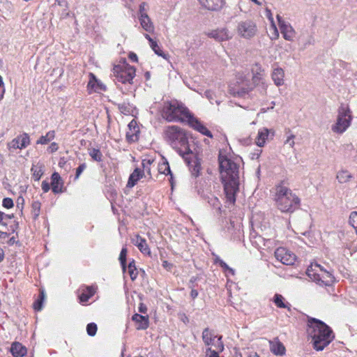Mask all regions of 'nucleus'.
<instances>
[{"label": "nucleus", "mask_w": 357, "mask_h": 357, "mask_svg": "<svg viewBox=\"0 0 357 357\" xmlns=\"http://www.w3.org/2000/svg\"><path fill=\"white\" fill-rule=\"evenodd\" d=\"M218 162L226 202L229 205H233L236 202V195L239 189L238 166L227 155H224L222 151H220Z\"/></svg>", "instance_id": "nucleus-1"}, {"label": "nucleus", "mask_w": 357, "mask_h": 357, "mask_svg": "<svg viewBox=\"0 0 357 357\" xmlns=\"http://www.w3.org/2000/svg\"><path fill=\"white\" fill-rule=\"evenodd\" d=\"M308 326L314 348L317 351L323 350L333 338L332 331L324 322L316 319L309 320Z\"/></svg>", "instance_id": "nucleus-2"}, {"label": "nucleus", "mask_w": 357, "mask_h": 357, "mask_svg": "<svg viewBox=\"0 0 357 357\" xmlns=\"http://www.w3.org/2000/svg\"><path fill=\"white\" fill-rule=\"evenodd\" d=\"M277 208L282 213H292L298 208L300 199L287 187L279 185L274 197Z\"/></svg>", "instance_id": "nucleus-3"}, {"label": "nucleus", "mask_w": 357, "mask_h": 357, "mask_svg": "<svg viewBox=\"0 0 357 357\" xmlns=\"http://www.w3.org/2000/svg\"><path fill=\"white\" fill-rule=\"evenodd\" d=\"M162 116L168 121H188L192 115L185 105L177 101H172L165 104Z\"/></svg>", "instance_id": "nucleus-4"}, {"label": "nucleus", "mask_w": 357, "mask_h": 357, "mask_svg": "<svg viewBox=\"0 0 357 357\" xmlns=\"http://www.w3.org/2000/svg\"><path fill=\"white\" fill-rule=\"evenodd\" d=\"M135 75V68L126 63V61L114 66L113 68V76L119 82L130 84Z\"/></svg>", "instance_id": "nucleus-5"}, {"label": "nucleus", "mask_w": 357, "mask_h": 357, "mask_svg": "<svg viewBox=\"0 0 357 357\" xmlns=\"http://www.w3.org/2000/svg\"><path fill=\"white\" fill-rule=\"evenodd\" d=\"M306 274L312 280L321 282L324 285H329L333 282L332 275L327 271H323L320 265L317 264H312L308 266Z\"/></svg>", "instance_id": "nucleus-6"}, {"label": "nucleus", "mask_w": 357, "mask_h": 357, "mask_svg": "<svg viewBox=\"0 0 357 357\" xmlns=\"http://www.w3.org/2000/svg\"><path fill=\"white\" fill-rule=\"evenodd\" d=\"M165 138L174 144L175 145L180 144L184 147L188 146L187 145V138L185 132L182 129L176 126H172L165 128L164 130ZM185 150V148H183Z\"/></svg>", "instance_id": "nucleus-7"}, {"label": "nucleus", "mask_w": 357, "mask_h": 357, "mask_svg": "<svg viewBox=\"0 0 357 357\" xmlns=\"http://www.w3.org/2000/svg\"><path fill=\"white\" fill-rule=\"evenodd\" d=\"M351 116L349 107L341 106L339 109L337 121L332 126V130L336 133L344 132L350 126Z\"/></svg>", "instance_id": "nucleus-8"}, {"label": "nucleus", "mask_w": 357, "mask_h": 357, "mask_svg": "<svg viewBox=\"0 0 357 357\" xmlns=\"http://www.w3.org/2000/svg\"><path fill=\"white\" fill-rule=\"evenodd\" d=\"M237 31L241 37L248 39L256 35L257 27L256 24L251 20L242 21L238 24Z\"/></svg>", "instance_id": "nucleus-9"}, {"label": "nucleus", "mask_w": 357, "mask_h": 357, "mask_svg": "<svg viewBox=\"0 0 357 357\" xmlns=\"http://www.w3.org/2000/svg\"><path fill=\"white\" fill-rule=\"evenodd\" d=\"M179 154L183 157L188 165H190L192 162L195 163L192 174L197 176L201 169V166L196 160L195 154L190 150L189 146H185V150L180 149Z\"/></svg>", "instance_id": "nucleus-10"}, {"label": "nucleus", "mask_w": 357, "mask_h": 357, "mask_svg": "<svg viewBox=\"0 0 357 357\" xmlns=\"http://www.w3.org/2000/svg\"><path fill=\"white\" fill-rule=\"evenodd\" d=\"M275 258L285 265H293L296 261V257L292 252L284 248H278L275 251Z\"/></svg>", "instance_id": "nucleus-11"}, {"label": "nucleus", "mask_w": 357, "mask_h": 357, "mask_svg": "<svg viewBox=\"0 0 357 357\" xmlns=\"http://www.w3.org/2000/svg\"><path fill=\"white\" fill-rule=\"evenodd\" d=\"M277 20L283 38L286 40L293 41L296 36V31L293 27L289 22L284 21L279 15H277Z\"/></svg>", "instance_id": "nucleus-12"}, {"label": "nucleus", "mask_w": 357, "mask_h": 357, "mask_svg": "<svg viewBox=\"0 0 357 357\" xmlns=\"http://www.w3.org/2000/svg\"><path fill=\"white\" fill-rule=\"evenodd\" d=\"M89 80L86 86L89 94L92 93H100L106 91V86L98 80L93 73L89 74Z\"/></svg>", "instance_id": "nucleus-13"}, {"label": "nucleus", "mask_w": 357, "mask_h": 357, "mask_svg": "<svg viewBox=\"0 0 357 357\" xmlns=\"http://www.w3.org/2000/svg\"><path fill=\"white\" fill-rule=\"evenodd\" d=\"M97 288L95 286H82L78 289V298L79 303L84 304L95 295Z\"/></svg>", "instance_id": "nucleus-14"}, {"label": "nucleus", "mask_w": 357, "mask_h": 357, "mask_svg": "<svg viewBox=\"0 0 357 357\" xmlns=\"http://www.w3.org/2000/svg\"><path fill=\"white\" fill-rule=\"evenodd\" d=\"M51 189L54 194H60L64 192V182L60 174L55 172L51 176Z\"/></svg>", "instance_id": "nucleus-15"}, {"label": "nucleus", "mask_w": 357, "mask_h": 357, "mask_svg": "<svg viewBox=\"0 0 357 357\" xmlns=\"http://www.w3.org/2000/svg\"><path fill=\"white\" fill-rule=\"evenodd\" d=\"M271 132L273 135L274 133L272 130H269L266 128H260L258 130L257 137H255V144L259 147H263L265 145Z\"/></svg>", "instance_id": "nucleus-16"}, {"label": "nucleus", "mask_w": 357, "mask_h": 357, "mask_svg": "<svg viewBox=\"0 0 357 357\" xmlns=\"http://www.w3.org/2000/svg\"><path fill=\"white\" fill-rule=\"evenodd\" d=\"M128 130L126 132V138L128 142H135L137 139V134L139 132L136 121L131 120L128 123Z\"/></svg>", "instance_id": "nucleus-17"}, {"label": "nucleus", "mask_w": 357, "mask_h": 357, "mask_svg": "<svg viewBox=\"0 0 357 357\" xmlns=\"http://www.w3.org/2000/svg\"><path fill=\"white\" fill-rule=\"evenodd\" d=\"M10 351L13 357H24L27 354V349L19 342L12 343Z\"/></svg>", "instance_id": "nucleus-18"}, {"label": "nucleus", "mask_w": 357, "mask_h": 357, "mask_svg": "<svg viewBox=\"0 0 357 357\" xmlns=\"http://www.w3.org/2000/svg\"><path fill=\"white\" fill-rule=\"evenodd\" d=\"M208 36L218 42L225 41L230 38L229 32L225 29L211 31L208 33Z\"/></svg>", "instance_id": "nucleus-19"}, {"label": "nucleus", "mask_w": 357, "mask_h": 357, "mask_svg": "<svg viewBox=\"0 0 357 357\" xmlns=\"http://www.w3.org/2000/svg\"><path fill=\"white\" fill-rule=\"evenodd\" d=\"M188 123L195 130L199 131L203 135L209 137H213L211 132L193 116H191L190 119L188 121Z\"/></svg>", "instance_id": "nucleus-20"}, {"label": "nucleus", "mask_w": 357, "mask_h": 357, "mask_svg": "<svg viewBox=\"0 0 357 357\" xmlns=\"http://www.w3.org/2000/svg\"><path fill=\"white\" fill-rule=\"evenodd\" d=\"M132 243L138 248V249L145 255H150L151 250L147 245L146 241L137 235L135 238H132Z\"/></svg>", "instance_id": "nucleus-21"}, {"label": "nucleus", "mask_w": 357, "mask_h": 357, "mask_svg": "<svg viewBox=\"0 0 357 357\" xmlns=\"http://www.w3.org/2000/svg\"><path fill=\"white\" fill-rule=\"evenodd\" d=\"M132 319L136 323L137 330H144L149 327V317L135 314Z\"/></svg>", "instance_id": "nucleus-22"}, {"label": "nucleus", "mask_w": 357, "mask_h": 357, "mask_svg": "<svg viewBox=\"0 0 357 357\" xmlns=\"http://www.w3.org/2000/svg\"><path fill=\"white\" fill-rule=\"evenodd\" d=\"M204 8L211 10H217L223 6V0H199Z\"/></svg>", "instance_id": "nucleus-23"}, {"label": "nucleus", "mask_w": 357, "mask_h": 357, "mask_svg": "<svg viewBox=\"0 0 357 357\" xmlns=\"http://www.w3.org/2000/svg\"><path fill=\"white\" fill-rule=\"evenodd\" d=\"M142 28L146 32L153 33L154 31V25L149 15L138 17Z\"/></svg>", "instance_id": "nucleus-24"}, {"label": "nucleus", "mask_w": 357, "mask_h": 357, "mask_svg": "<svg viewBox=\"0 0 357 357\" xmlns=\"http://www.w3.org/2000/svg\"><path fill=\"white\" fill-rule=\"evenodd\" d=\"M284 73L281 68H275L272 73V79L277 86L284 84Z\"/></svg>", "instance_id": "nucleus-25"}, {"label": "nucleus", "mask_w": 357, "mask_h": 357, "mask_svg": "<svg viewBox=\"0 0 357 357\" xmlns=\"http://www.w3.org/2000/svg\"><path fill=\"white\" fill-rule=\"evenodd\" d=\"M270 349L275 355L282 356L285 354V347L279 341L270 342Z\"/></svg>", "instance_id": "nucleus-26"}, {"label": "nucleus", "mask_w": 357, "mask_h": 357, "mask_svg": "<svg viewBox=\"0 0 357 357\" xmlns=\"http://www.w3.org/2000/svg\"><path fill=\"white\" fill-rule=\"evenodd\" d=\"M30 144V138L29 135H24V138L22 139V144H20L18 139L16 138L13 139L10 143V146L13 149H22L26 148Z\"/></svg>", "instance_id": "nucleus-27"}, {"label": "nucleus", "mask_w": 357, "mask_h": 357, "mask_svg": "<svg viewBox=\"0 0 357 357\" xmlns=\"http://www.w3.org/2000/svg\"><path fill=\"white\" fill-rule=\"evenodd\" d=\"M144 37L149 41L151 49L157 55L162 56L165 59H167V55L163 53L156 41L153 40L149 34H145Z\"/></svg>", "instance_id": "nucleus-28"}, {"label": "nucleus", "mask_w": 357, "mask_h": 357, "mask_svg": "<svg viewBox=\"0 0 357 357\" xmlns=\"http://www.w3.org/2000/svg\"><path fill=\"white\" fill-rule=\"evenodd\" d=\"M143 172L139 169H135L133 172L130 174L128 182V187H133L137 182L143 176Z\"/></svg>", "instance_id": "nucleus-29"}, {"label": "nucleus", "mask_w": 357, "mask_h": 357, "mask_svg": "<svg viewBox=\"0 0 357 357\" xmlns=\"http://www.w3.org/2000/svg\"><path fill=\"white\" fill-rule=\"evenodd\" d=\"M45 299V292L43 289H40L38 298L33 303V308L35 311H40L43 309V302Z\"/></svg>", "instance_id": "nucleus-30"}, {"label": "nucleus", "mask_w": 357, "mask_h": 357, "mask_svg": "<svg viewBox=\"0 0 357 357\" xmlns=\"http://www.w3.org/2000/svg\"><path fill=\"white\" fill-rule=\"evenodd\" d=\"M353 177L352 174L347 170H341L337 173L336 178L340 183L349 182Z\"/></svg>", "instance_id": "nucleus-31"}, {"label": "nucleus", "mask_w": 357, "mask_h": 357, "mask_svg": "<svg viewBox=\"0 0 357 357\" xmlns=\"http://www.w3.org/2000/svg\"><path fill=\"white\" fill-rule=\"evenodd\" d=\"M33 178L38 181L44 174L43 166L42 165H33L31 169Z\"/></svg>", "instance_id": "nucleus-32"}, {"label": "nucleus", "mask_w": 357, "mask_h": 357, "mask_svg": "<svg viewBox=\"0 0 357 357\" xmlns=\"http://www.w3.org/2000/svg\"><path fill=\"white\" fill-rule=\"evenodd\" d=\"M55 137V131L50 130L45 135L41 136L36 142L38 144H47Z\"/></svg>", "instance_id": "nucleus-33"}, {"label": "nucleus", "mask_w": 357, "mask_h": 357, "mask_svg": "<svg viewBox=\"0 0 357 357\" xmlns=\"http://www.w3.org/2000/svg\"><path fill=\"white\" fill-rule=\"evenodd\" d=\"M128 272L132 280H135L137 278L138 275V271L135 266V261L133 259L132 261L129 262Z\"/></svg>", "instance_id": "nucleus-34"}, {"label": "nucleus", "mask_w": 357, "mask_h": 357, "mask_svg": "<svg viewBox=\"0 0 357 357\" xmlns=\"http://www.w3.org/2000/svg\"><path fill=\"white\" fill-rule=\"evenodd\" d=\"M127 252L128 250L126 248H122L119 257V261L121 264L122 270L123 272L126 270V257H127Z\"/></svg>", "instance_id": "nucleus-35"}, {"label": "nucleus", "mask_w": 357, "mask_h": 357, "mask_svg": "<svg viewBox=\"0 0 357 357\" xmlns=\"http://www.w3.org/2000/svg\"><path fill=\"white\" fill-rule=\"evenodd\" d=\"M202 339L206 345H210L212 344V341L213 340V335L208 330V328H205L204 330L202 333Z\"/></svg>", "instance_id": "nucleus-36"}, {"label": "nucleus", "mask_w": 357, "mask_h": 357, "mask_svg": "<svg viewBox=\"0 0 357 357\" xmlns=\"http://www.w3.org/2000/svg\"><path fill=\"white\" fill-rule=\"evenodd\" d=\"M273 301L275 304V305L280 308H287V305L284 303V297L280 294H275Z\"/></svg>", "instance_id": "nucleus-37"}, {"label": "nucleus", "mask_w": 357, "mask_h": 357, "mask_svg": "<svg viewBox=\"0 0 357 357\" xmlns=\"http://www.w3.org/2000/svg\"><path fill=\"white\" fill-rule=\"evenodd\" d=\"M13 214H6L0 211V225L7 226L8 220L13 219Z\"/></svg>", "instance_id": "nucleus-38"}, {"label": "nucleus", "mask_w": 357, "mask_h": 357, "mask_svg": "<svg viewBox=\"0 0 357 357\" xmlns=\"http://www.w3.org/2000/svg\"><path fill=\"white\" fill-rule=\"evenodd\" d=\"M41 204L39 201H34L31 204L32 213L34 215V218H37L40 214Z\"/></svg>", "instance_id": "nucleus-39"}, {"label": "nucleus", "mask_w": 357, "mask_h": 357, "mask_svg": "<svg viewBox=\"0 0 357 357\" xmlns=\"http://www.w3.org/2000/svg\"><path fill=\"white\" fill-rule=\"evenodd\" d=\"M158 171L160 174H170L171 170L169 164L167 161H164L158 166Z\"/></svg>", "instance_id": "nucleus-40"}, {"label": "nucleus", "mask_w": 357, "mask_h": 357, "mask_svg": "<svg viewBox=\"0 0 357 357\" xmlns=\"http://www.w3.org/2000/svg\"><path fill=\"white\" fill-rule=\"evenodd\" d=\"M89 155L93 160L100 161L102 160V153L99 149H92L89 150Z\"/></svg>", "instance_id": "nucleus-41"}, {"label": "nucleus", "mask_w": 357, "mask_h": 357, "mask_svg": "<svg viewBox=\"0 0 357 357\" xmlns=\"http://www.w3.org/2000/svg\"><path fill=\"white\" fill-rule=\"evenodd\" d=\"M266 13H267V17L269 18V20L271 21V23H272V26L274 29V33H273V36L271 37V39H277L279 37V33L278 31V29L276 28V26L275 25L274 22H273V17H272V14H271V12L270 10H268V8H266Z\"/></svg>", "instance_id": "nucleus-42"}, {"label": "nucleus", "mask_w": 357, "mask_h": 357, "mask_svg": "<svg viewBox=\"0 0 357 357\" xmlns=\"http://www.w3.org/2000/svg\"><path fill=\"white\" fill-rule=\"evenodd\" d=\"M349 224L352 226L357 232V212L353 211L349 215Z\"/></svg>", "instance_id": "nucleus-43"}, {"label": "nucleus", "mask_w": 357, "mask_h": 357, "mask_svg": "<svg viewBox=\"0 0 357 357\" xmlns=\"http://www.w3.org/2000/svg\"><path fill=\"white\" fill-rule=\"evenodd\" d=\"M97 329V325L95 323H90L86 326V331L90 336H94L96 334Z\"/></svg>", "instance_id": "nucleus-44"}, {"label": "nucleus", "mask_w": 357, "mask_h": 357, "mask_svg": "<svg viewBox=\"0 0 357 357\" xmlns=\"http://www.w3.org/2000/svg\"><path fill=\"white\" fill-rule=\"evenodd\" d=\"M236 82L240 84V85H246L247 84V82H248V79H247V77L246 76L243 74V73H238L237 75H236Z\"/></svg>", "instance_id": "nucleus-45"}, {"label": "nucleus", "mask_w": 357, "mask_h": 357, "mask_svg": "<svg viewBox=\"0 0 357 357\" xmlns=\"http://www.w3.org/2000/svg\"><path fill=\"white\" fill-rule=\"evenodd\" d=\"M2 205L3 207L6 208H11L13 207L14 204L11 198L6 197L3 199Z\"/></svg>", "instance_id": "nucleus-46"}, {"label": "nucleus", "mask_w": 357, "mask_h": 357, "mask_svg": "<svg viewBox=\"0 0 357 357\" xmlns=\"http://www.w3.org/2000/svg\"><path fill=\"white\" fill-rule=\"evenodd\" d=\"M146 6H147V4L145 2H143L139 5V16L138 17H142V15L143 16L148 15Z\"/></svg>", "instance_id": "nucleus-47"}, {"label": "nucleus", "mask_w": 357, "mask_h": 357, "mask_svg": "<svg viewBox=\"0 0 357 357\" xmlns=\"http://www.w3.org/2000/svg\"><path fill=\"white\" fill-rule=\"evenodd\" d=\"M86 168V165L85 163H82L76 169V174L75 179L77 180L80 176L81 174L84 172V170Z\"/></svg>", "instance_id": "nucleus-48"}, {"label": "nucleus", "mask_w": 357, "mask_h": 357, "mask_svg": "<svg viewBox=\"0 0 357 357\" xmlns=\"http://www.w3.org/2000/svg\"><path fill=\"white\" fill-rule=\"evenodd\" d=\"M295 135H289L287 139H286L284 144L288 145L290 148H294L295 145L294 142Z\"/></svg>", "instance_id": "nucleus-49"}, {"label": "nucleus", "mask_w": 357, "mask_h": 357, "mask_svg": "<svg viewBox=\"0 0 357 357\" xmlns=\"http://www.w3.org/2000/svg\"><path fill=\"white\" fill-rule=\"evenodd\" d=\"M119 108L121 113H123L126 115H128L130 114V107H128V105L123 104V105H119Z\"/></svg>", "instance_id": "nucleus-50"}, {"label": "nucleus", "mask_w": 357, "mask_h": 357, "mask_svg": "<svg viewBox=\"0 0 357 357\" xmlns=\"http://www.w3.org/2000/svg\"><path fill=\"white\" fill-rule=\"evenodd\" d=\"M50 185L47 181L45 180L41 183V188L43 192L46 193L50 190Z\"/></svg>", "instance_id": "nucleus-51"}, {"label": "nucleus", "mask_w": 357, "mask_h": 357, "mask_svg": "<svg viewBox=\"0 0 357 357\" xmlns=\"http://www.w3.org/2000/svg\"><path fill=\"white\" fill-rule=\"evenodd\" d=\"M58 149H59V145L56 142H52L48 147V151L51 153H53L57 151Z\"/></svg>", "instance_id": "nucleus-52"}, {"label": "nucleus", "mask_w": 357, "mask_h": 357, "mask_svg": "<svg viewBox=\"0 0 357 357\" xmlns=\"http://www.w3.org/2000/svg\"><path fill=\"white\" fill-rule=\"evenodd\" d=\"M206 357H219L218 351L211 350L210 348L207 349L206 352Z\"/></svg>", "instance_id": "nucleus-53"}, {"label": "nucleus", "mask_w": 357, "mask_h": 357, "mask_svg": "<svg viewBox=\"0 0 357 357\" xmlns=\"http://www.w3.org/2000/svg\"><path fill=\"white\" fill-rule=\"evenodd\" d=\"M152 162L153 161H151V160H143V162H142V165H143L144 169H145L147 171L148 174H151L150 169L147 167V165H151Z\"/></svg>", "instance_id": "nucleus-54"}, {"label": "nucleus", "mask_w": 357, "mask_h": 357, "mask_svg": "<svg viewBox=\"0 0 357 357\" xmlns=\"http://www.w3.org/2000/svg\"><path fill=\"white\" fill-rule=\"evenodd\" d=\"M220 266H221V267H222L223 268L229 270V271L232 274H234V270H233V269H231V268H230L227 266V264L225 262H224L223 261L220 260Z\"/></svg>", "instance_id": "nucleus-55"}, {"label": "nucleus", "mask_w": 357, "mask_h": 357, "mask_svg": "<svg viewBox=\"0 0 357 357\" xmlns=\"http://www.w3.org/2000/svg\"><path fill=\"white\" fill-rule=\"evenodd\" d=\"M162 266L167 269V271H170L173 266V265L169 263L167 261L165 260L162 261Z\"/></svg>", "instance_id": "nucleus-56"}, {"label": "nucleus", "mask_w": 357, "mask_h": 357, "mask_svg": "<svg viewBox=\"0 0 357 357\" xmlns=\"http://www.w3.org/2000/svg\"><path fill=\"white\" fill-rule=\"evenodd\" d=\"M146 311H147L146 306L143 303H140L139 307V312L141 313L145 314L146 312Z\"/></svg>", "instance_id": "nucleus-57"}, {"label": "nucleus", "mask_w": 357, "mask_h": 357, "mask_svg": "<svg viewBox=\"0 0 357 357\" xmlns=\"http://www.w3.org/2000/svg\"><path fill=\"white\" fill-rule=\"evenodd\" d=\"M129 58L132 61H137V56L136 54L133 53V52H130L129 54Z\"/></svg>", "instance_id": "nucleus-58"}, {"label": "nucleus", "mask_w": 357, "mask_h": 357, "mask_svg": "<svg viewBox=\"0 0 357 357\" xmlns=\"http://www.w3.org/2000/svg\"><path fill=\"white\" fill-rule=\"evenodd\" d=\"M9 236V234L8 232H4L0 231V238H8Z\"/></svg>", "instance_id": "nucleus-59"}, {"label": "nucleus", "mask_w": 357, "mask_h": 357, "mask_svg": "<svg viewBox=\"0 0 357 357\" xmlns=\"http://www.w3.org/2000/svg\"><path fill=\"white\" fill-rule=\"evenodd\" d=\"M198 295V292L197 290L195 289H192L190 292V296H192V298H195Z\"/></svg>", "instance_id": "nucleus-60"}, {"label": "nucleus", "mask_w": 357, "mask_h": 357, "mask_svg": "<svg viewBox=\"0 0 357 357\" xmlns=\"http://www.w3.org/2000/svg\"><path fill=\"white\" fill-rule=\"evenodd\" d=\"M24 135H29L26 133H23L22 135H20L17 137V139H18L20 144H22V139L24 138Z\"/></svg>", "instance_id": "nucleus-61"}, {"label": "nucleus", "mask_w": 357, "mask_h": 357, "mask_svg": "<svg viewBox=\"0 0 357 357\" xmlns=\"http://www.w3.org/2000/svg\"><path fill=\"white\" fill-rule=\"evenodd\" d=\"M4 259V252L2 248H0V262Z\"/></svg>", "instance_id": "nucleus-62"}, {"label": "nucleus", "mask_w": 357, "mask_h": 357, "mask_svg": "<svg viewBox=\"0 0 357 357\" xmlns=\"http://www.w3.org/2000/svg\"><path fill=\"white\" fill-rule=\"evenodd\" d=\"M251 1H252V2H254V3H255V4H257V5H259V6L261 5V2H259L258 0H251Z\"/></svg>", "instance_id": "nucleus-63"}, {"label": "nucleus", "mask_w": 357, "mask_h": 357, "mask_svg": "<svg viewBox=\"0 0 357 357\" xmlns=\"http://www.w3.org/2000/svg\"><path fill=\"white\" fill-rule=\"evenodd\" d=\"M249 357H259V356L257 354H253L250 355Z\"/></svg>", "instance_id": "nucleus-64"}]
</instances>
